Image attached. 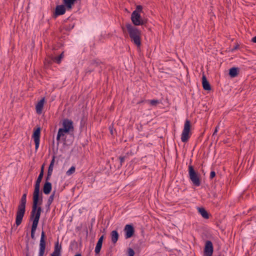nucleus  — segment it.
<instances>
[{
	"instance_id": "13",
	"label": "nucleus",
	"mask_w": 256,
	"mask_h": 256,
	"mask_svg": "<svg viewBox=\"0 0 256 256\" xmlns=\"http://www.w3.org/2000/svg\"><path fill=\"white\" fill-rule=\"evenodd\" d=\"M66 8L64 4L57 6L54 14V17L56 18L58 16L64 14L66 12Z\"/></svg>"
},
{
	"instance_id": "39",
	"label": "nucleus",
	"mask_w": 256,
	"mask_h": 256,
	"mask_svg": "<svg viewBox=\"0 0 256 256\" xmlns=\"http://www.w3.org/2000/svg\"><path fill=\"white\" fill-rule=\"evenodd\" d=\"M109 129L110 130V132L111 134L113 135L114 133H113L112 128L111 126H110Z\"/></svg>"
},
{
	"instance_id": "32",
	"label": "nucleus",
	"mask_w": 256,
	"mask_h": 256,
	"mask_svg": "<svg viewBox=\"0 0 256 256\" xmlns=\"http://www.w3.org/2000/svg\"><path fill=\"white\" fill-rule=\"evenodd\" d=\"M142 6L140 5H138L136 6V10L134 11H136L137 12L140 14V12H142Z\"/></svg>"
},
{
	"instance_id": "28",
	"label": "nucleus",
	"mask_w": 256,
	"mask_h": 256,
	"mask_svg": "<svg viewBox=\"0 0 256 256\" xmlns=\"http://www.w3.org/2000/svg\"><path fill=\"white\" fill-rule=\"evenodd\" d=\"M64 54L62 52L60 56L54 58V61L57 64H60L61 62L62 59L64 58Z\"/></svg>"
},
{
	"instance_id": "36",
	"label": "nucleus",
	"mask_w": 256,
	"mask_h": 256,
	"mask_svg": "<svg viewBox=\"0 0 256 256\" xmlns=\"http://www.w3.org/2000/svg\"><path fill=\"white\" fill-rule=\"evenodd\" d=\"M216 176V172L214 171H212L210 174V178L212 179Z\"/></svg>"
},
{
	"instance_id": "10",
	"label": "nucleus",
	"mask_w": 256,
	"mask_h": 256,
	"mask_svg": "<svg viewBox=\"0 0 256 256\" xmlns=\"http://www.w3.org/2000/svg\"><path fill=\"white\" fill-rule=\"evenodd\" d=\"M40 128L38 126L36 128L34 129L32 134V137L34 138L35 143L36 150H37L39 147L40 136Z\"/></svg>"
},
{
	"instance_id": "6",
	"label": "nucleus",
	"mask_w": 256,
	"mask_h": 256,
	"mask_svg": "<svg viewBox=\"0 0 256 256\" xmlns=\"http://www.w3.org/2000/svg\"><path fill=\"white\" fill-rule=\"evenodd\" d=\"M190 127L191 125L190 120H186L181 136V140L184 142H188L190 138Z\"/></svg>"
},
{
	"instance_id": "3",
	"label": "nucleus",
	"mask_w": 256,
	"mask_h": 256,
	"mask_svg": "<svg viewBox=\"0 0 256 256\" xmlns=\"http://www.w3.org/2000/svg\"><path fill=\"white\" fill-rule=\"evenodd\" d=\"M26 192H25L22 194L18 207L16 220V224L17 226H18L21 224L26 212Z\"/></svg>"
},
{
	"instance_id": "38",
	"label": "nucleus",
	"mask_w": 256,
	"mask_h": 256,
	"mask_svg": "<svg viewBox=\"0 0 256 256\" xmlns=\"http://www.w3.org/2000/svg\"><path fill=\"white\" fill-rule=\"evenodd\" d=\"M238 48H239V45L238 44H236V46H234V48L232 49V52H234V50H236L238 49Z\"/></svg>"
},
{
	"instance_id": "14",
	"label": "nucleus",
	"mask_w": 256,
	"mask_h": 256,
	"mask_svg": "<svg viewBox=\"0 0 256 256\" xmlns=\"http://www.w3.org/2000/svg\"><path fill=\"white\" fill-rule=\"evenodd\" d=\"M99 63L96 60H92L89 66L86 70V75L90 74L92 72L94 71L95 68L98 66Z\"/></svg>"
},
{
	"instance_id": "2",
	"label": "nucleus",
	"mask_w": 256,
	"mask_h": 256,
	"mask_svg": "<svg viewBox=\"0 0 256 256\" xmlns=\"http://www.w3.org/2000/svg\"><path fill=\"white\" fill-rule=\"evenodd\" d=\"M126 27L129 34L131 41L136 45L138 48H140L141 46V32L137 28L132 26L130 23L126 24Z\"/></svg>"
},
{
	"instance_id": "40",
	"label": "nucleus",
	"mask_w": 256,
	"mask_h": 256,
	"mask_svg": "<svg viewBox=\"0 0 256 256\" xmlns=\"http://www.w3.org/2000/svg\"><path fill=\"white\" fill-rule=\"evenodd\" d=\"M252 41L253 42H254V43H256V36L254 37L252 40Z\"/></svg>"
},
{
	"instance_id": "9",
	"label": "nucleus",
	"mask_w": 256,
	"mask_h": 256,
	"mask_svg": "<svg viewBox=\"0 0 256 256\" xmlns=\"http://www.w3.org/2000/svg\"><path fill=\"white\" fill-rule=\"evenodd\" d=\"M62 126V128L66 132V133H68L70 131L72 132L74 130L72 121L68 118L64 120Z\"/></svg>"
},
{
	"instance_id": "29",
	"label": "nucleus",
	"mask_w": 256,
	"mask_h": 256,
	"mask_svg": "<svg viewBox=\"0 0 256 256\" xmlns=\"http://www.w3.org/2000/svg\"><path fill=\"white\" fill-rule=\"evenodd\" d=\"M75 170H76L75 167L72 166L66 172V174L68 176H70L74 172Z\"/></svg>"
},
{
	"instance_id": "25",
	"label": "nucleus",
	"mask_w": 256,
	"mask_h": 256,
	"mask_svg": "<svg viewBox=\"0 0 256 256\" xmlns=\"http://www.w3.org/2000/svg\"><path fill=\"white\" fill-rule=\"evenodd\" d=\"M54 162H55V156H52V158L50 162V164L49 165V166H48V173H50L52 174Z\"/></svg>"
},
{
	"instance_id": "17",
	"label": "nucleus",
	"mask_w": 256,
	"mask_h": 256,
	"mask_svg": "<svg viewBox=\"0 0 256 256\" xmlns=\"http://www.w3.org/2000/svg\"><path fill=\"white\" fill-rule=\"evenodd\" d=\"M202 85L204 90H211L210 85L204 74H203L202 77Z\"/></svg>"
},
{
	"instance_id": "22",
	"label": "nucleus",
	"mask_w": 256,
	"mask_h": 256,
	"mask_svg": "<svg viewBox=\"0 0 256 256\" xmlns=\"http://www.w3.org/2000/svg\"><path fill=\"white\" fill-rule=\"evenodd\" d=\"M238 68H237L233 67L229 70V75L232 78H234L238 74Z\"/></svg>"
},
{
	"instance_id": "41",
	"label": "nucleus",
	"mask_w": 256,
	"mask_h": 256,
	"mask_svg": "<svg viewBox=\"0 0 256 256\" xmlns=\"http://www.w3.org/2000/svg\"><path fill=\"white\" fill-rule=\"evenodd\" d=\"M26 248L27 251L28 252L29 250V247H28V244H26Z\"/></svg>"
},
{
	"instance_id": "4",
	"label": "nucleus",
	"mask_w": 256,
	"mask_h": 256,
	"mask_svg": "<svg viewBox=\"0 0 256 256\" xmlns=\"http://www.w3.org/2000/svg\"><path fill=\"white\" fill-rule=\"evenodd\" d=\"M42 211L40 209L37 210H32L30 212V220L32 221V224L31 230V238L32 239H35V232L36 230L38 222L40 218Z\"/></svg>"
},
{
	"instance_id": "23",
	"label": "nucleus",
	"mask_w": 256,
	"mask_h": 256,
	"mask_svg": "<svg viewBox=\"0 0 256 256\" xmlns=\"http://www.w3.org/2000/svg\"><path fill=\"white\" fill-rule=\"evenodd\" d=\"M55 194H56V190H54L48 198L47 204L46 205V206L48 208H49L50 206L51 205V204H52V202L54 200Z\"/></svg>"
},
{
	"instance_id": "35",
	"label": "nucleus",
	"mask_w": 256,
	"mask_h": 256,
	"mask_svg": "<svg viewBox=\"0 0 256 256\" xmlns=\"http://www.w3.org/2000/svg\"><path fill=\"white\" fill-rule=\"evenodd\" d=\"M218 128H219V126L218 125L216 128H215V129H214V132L212 134V137H214L216 134V133L218 131Z\"/></svg>"
},
{
	"instance_id": "16",
	"label": "nucleus",
	"mask_w": 256,
	"mask_h": 256,
	"mask_svg": "<svg viewBox=\"0 0 256 256\" xmlns=\"http://www.w3.org/2000/svg\"><path fill=\"white\" fill-rule=\"evenodd\" d=\"M77 0H63V4L66 6L68 10H70Z\"/></svg>"
},
{
	"instance_id": "24",
	"label": "nucleus",
	"mask_w": 256,
	"mask_h": 256,
	"mask_svg": "<svg viewBox=\"0 0 256 256\" xmlns=\"http://www.w3.org/2000/svg\"><path fill=\"white\" fill-rule=\"evenodd\" d=\"M66 134V132L62 128H59L57 136H56V140L58 141V144H59V141L62 136H64V134Z\"/></svg>"
},
{
	"instance_id": "37",
	"label": "nucleus",
	"mask_w": 256,
	"mask_h": 256,
	"mask_svg": "<svg viewBox=\"0 0 256 256\" xmlns=\"http://www.w3.org/2000/svg\"><path fill=\"white\" fill-rule=\"evenodd\" d=\"M104 235H102L98 239V242H101L102 244V242H103V240H104Z\"/></svg>"
},
{
	"instance_id": "12",
	"label": "nucleus",
	"mask_w": 256,
	"mask_h": 256,
	"mask_svg": "<svg viewBox=\"0 0 256 256\" xmlns=\"http://www.w3.org/2000/svg\"><path fill=\"white\" fill-rule=\"evenodd\" d=\"M124 230L125 232V238L126 239L132 238L134 233V227L132 224H126Z\"/></svg>"
},
{
	"instance_id": "8",
	"label": "nucleus",
	"mask_w": 256,
	"mask_h": 256,
	"mask_svg": "<svg viewBox=\"0 0 256 256\" xmlns=\"http://www.w3.org/2000/svg\"><path fill=\"white\" fill-rule=\"evenodd\" d=\"M46 237L44 232L42 230L41 234V236L39 245L38 256H44L46 248Z\"/></svg>"
},
{
	"instance_id": "15",
	"label": "nucleus",
	"mask_w": 256,
	"mask_h": 256,
	"mask_svg": "<svg viewBox=\"0 0 256 256\" xmlns=\"http://www.w3.org/2000/svg\"><path fill=\"white\" fill-rule=\"evenodd\" d=\"M45 102V98H42L36 104V109L37 114H41L42 113L44 103Z\"/></svg>"
},
{
	"instance_id": "20",
	"label": "nucleus",
	"mask_w": 256,
	"mask_h": 256,
	"mask_svg": "<svg viewBox=\"0 0 256 256\" xmlns=\"http://www.w3.org/2000/svg\"><path fill=\"white\" fill-rule=\"evenodd\" d=\"M110 235L112 242V244H115L117 242L119 238V234L118 232L116 230H112L110 232Z\"/></svg>"
},
{
	"instance_id": "33",
	"label": "nucleus",
	"mask_w": 256,
	"mask_h": 256,
	"mask_svg": "<svg viewBox=\"0 0 256 256\" xmlns=\"http://www.w3.org/2000/svg\"><path fill=\"white\" fill-rule=\"evenodd\" d=\"M134 250L132 248L128 249V256H134Z\"/></svg>"
},
{
	"instance_id": "21",
	"label": "nucleus",
	"mask_w": 256,
	"mask_h": 256,
	"mask_svg": "<svg viewBox=\"0 0 256 256\" xmlns=\"http://www.w3.org/2000/svg\"><path fill=\"white\" fill-rule=\"evenodd\" d=\"M198 211L202 216L208 219L209 218V214L207 211L204 208H198Z\"/></svg>"
},
{
	"instance_id": "34",
	"label": "nucleus",
	"mask_w": 256,
	"mask_h": 256,
	"mask_svg": "<svg viewBox=\"0 0 256 256\" xmlns=\"http://www.w3.org/2000/svg\"><path fill=\"white\" fill-rule=\"evenodd\" d=\"M52 174L48 172L47 176L46 178V182H50L49 181L50 179Z\"/></svg>"
},
{
	"instance_id": "19",
	"label": "nucleus",
	"mask_w": 256,
	"mask_h": 256,
	"mask_svg": "<svg viewBox=\"0 0 256 256\" xmlns=\"http://www.w3.org/2000/svg\"><path fill=\"white\" fill-rule=\"evenodd\" d=\"M62 249L61 245H59L58 242L55 244L54 251L51 254V256H60V251Z\"/></svg>"
},
{
	"instance_id": "5",
	"label": "nucleus",
	"mask_w": 256,
	"mask_h": 256,
	"mask_svg": "<svg viewBox=\"0 0 256 256\" xmlns=\"http://www.w3.org/2000/svg\"><path fill=\"white\" fill-rule=\"evenodd\" d=\"M192 160L188 166V172L189 178L192 182L193 184L196 186H199L201 184V180L200 174L196 172L194 166L192 165Z\"/></svg>"
},
{
	"instance_id": "18",
	"label": "nucleus",
	"mask_w": 256,
	"mask_h": 256,
	"mask_svg": "<svg viewBox=\"0 0 256 256\" xmlns=\"http://www.w3.org/2000/svg\"><path fill=\"white\" fill-rule=\"evenodd\" d=\"M52 189V184L50 182H45L44 184L42 190L45 194H50Z\"/></svg>"
},
{
	"instance_id": "27",
	"label": "nucleus",
	"mask_w": 256,
	"mask_h": 256,
	"mask_svg": "<svg viewBox=\"0 0 256 256\" xmlns=\"http://www.w3.org/2000/svg\"><path fill=\"white\" fill-rule=\"evenodd\" d=\"M44 164H43L41 167L40 172V173L39 174L38 178H37V180H42L43 178V176H44Z\"/></svg>"
},
{
	"instance_id": "1",
	"label": "nucleus",
	"mask_w": 256,
	"mask_h": 256,
	"mask_svg": "<svg viewBox=\"0 0 256 256\" xmlns=\"http://www.w3.org/2000/svg\"><path fill=\"white\" fill-rule=\"evenodd\" d=\"M42 180H36L34 185V189L32 196V210H37L40 209L42 211L40 205L42 203V194H40V184Z\"/></svg>"
},
{
	"instance_id": "44",
	"label": "nucleus",
	"mask_w": 256,
	"mask_h": 256,
	"mask_svg": "<svg viewBox=\"0 0 256 256\" xmlns=\"http://www.w3.org/2000/svg\"><path fill=\"white\" fill-rule=\"evenodd\" d=\"M26 256H28V252H27V253L26 254Z\"/></svg>"
},
{
	"instance_id": "7",
	"label": "nucleus",
	"mask_w": 256,
	"mask_h": 256,
	"mask_svg": "<svg viewBox=\"0 0 256 256\" xmlns=\"http://www.w3.org/2000/svg\"><path fill=\"white\" fill-rule=\"evenodd\" d=\"M131 20L134 26H142L147 22V20L141 18L140 14L134 11L131 15Z\"/></svg>"
},
{
	"instance_id": "31",
	"label": "nucleus",
	"mask_w": 256,
	"mask_h": 256,
	"mask_svg": "<svg viewBox=\"0 0 256 256\" xmlns=\"http://www.w3.org/2000/svg\"><path fill=\"white\" fill-rule=\"evenodd\" d=\"M126 158V156H120L119 157V160H120V166H122L123 163L125 161V160Z\"/></svg>"
},
{
	"instance_id": "26",
	"label": "nucleus",
	"mask_w": 256,
	"mask_h": 256,
	"mask_svg": "<svg viewBox=\"0 0 256 256\" xmlns=\"http://www.w3.org/2000/svg\"><path fill=\"white\" fill-rule=\"evenodd\" d=\"M102 243L98 242H97L96 246L95 248V250H94L96 254H98L100 253V250L102 248Z\"/></svg>"
},
{
	"instance_id": "43",
	"label": "nucleus",
	"mask_w": 256,
	"mask_h": 256,
	"mask_svg": "<svg viewBox=\"0 0 256 256\" xmlns=\"http://www.w3.org/2000/svg\"><path fill=\"white\" fill-rule=\"evenodd\" d=\"M122 29L123 31L124 32V27H122Z\"/></svg>"
},
{
	"instance_id": "42",
	"label": "nucleus",
	"mask_w": 256,
	"mask_h": 256,
	"mask_svg": "<svg viewBox=\"0 0 256 256\" xmlns=\"http://www.w3.org/2000/svg\"><path fill=\"white\" fill-rule=\"evenodd\" d=\"M74 256H82V254H77L76 255H74Z\"/></svg>"
},
{
	"instance_id": "11",
	"label": "nucleus",
	"mask_w": 256,
	"mask_h": 256,
	"mask_svg": "<svg viewBox=\"0 0 256 256\" xmlns=\"http://www.w3.org/2000/svg\"><path fill=\"white\" fill-rule=\"evenodd\" d=\"M214 252L212 243L210 240H206L204 248V256H212Z\"/></svg>"
},
{
	"instance_id": "30",
	"label": "nucleus",
	"mask_w": 256,
	"mask_h": 256,
	"mask_svg": "<svg viewBox=\"0 0 256 256\" xmlns=\"http://www.w3.org/2000/svg\"><path fill=\"white\" fill-rule=\"evenodd\" d=\"M148 102L152 106H156L159 103L158 100H149Z\"/></svg>"
}]
</instances>
